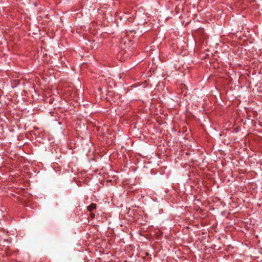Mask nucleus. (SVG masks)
<instances>
[{"mask_svg":"<svg viewBox=\"0 0 262 262\" xmlns=\"http://www.w3.org/2000/svg\"><path fill=\"white\" fill-rule=\"evenodd\" d=\"M96 208V205L95 204H91L88 207V210L90 212L92 211L94 209Z\"/></svg>","mask_w":262,"mask_h":262,"instance_id":"obj_1","label":"nucleus"},{"mask_svg":"<svg viewBox=\"0 0 262 262\" xmlns=\"http://www.w3.org/2000/svg\"><path fill=\"white\" fill-rule=\"evenodd\" d=\"M94 216H95V214H93V213H91V217H92V218H93V217H94Z\"/></svg>","mask_w":262,"mask_h":262,"instance_id":"obj_2","label":"nucleus"}]
</instances>
